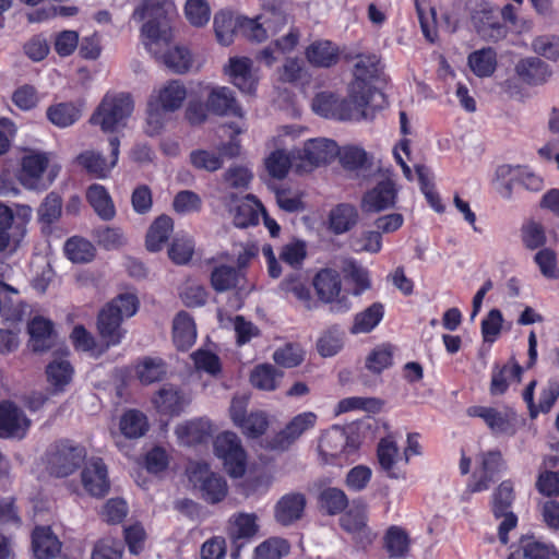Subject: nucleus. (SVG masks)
I'll use <instances>...</instances> for the list:
<instances>
[{"label":"nucleus","instance_id":"f257e3e1","mask_svg":"<svg viewBox=\"0 0 559 559\" xmlns=\"http://www.w3.org/2000/svg\"><path fill=\"white\" fill-rule=\"evenodd\" d=\"M380 59L373 55H361L354 66V80L349 84V96L360 107L382 108L385 95L373 85L379 78Z\"/></svg>","mask_w":559,"mask_h":559},{"label":"nucleus","instance_id":"f03ea898","mask_svg":"<svg viewBox=\"0 0 559 559\" xmlns=\"http://www.w3.org/2000/svg\"><path fill=\"white\" fill-rule=\"evenodd\" d=\"M134 109V102L129 93H106L90 118L92 126H97L104 133H115L127 127Z\"/></svg>","mask_w":559,"mask_h":559},{"label":"nucleus","instance_id":"7ed1b4c3","mask_svg":"<svg viewBox=\"0 0 559 559\" xmlns=\"http://www.w3.org/2000/svg\"><path fill=\"white\" fill-rule=\"evenodd\" d=\"M85 459L86 449L69 439L55 441L45 454L48 473L58 478L74 474L85 462Z\"/></svg>","mask_w":559,"mask_h":559},{"label":"nucleus","instance_id":"20e7f679","mask_svg":"<svg viewBox=\"0 0 559 559\" xmlns=\"http://www.w3.org/2000/svg\"><path fill=\"white\" fill-rule=\"evenodd\" d=\"M170 3L163 0H143L134 12L138 21L147 20L141 28L142 35L152 43L167 41L170 37L168 12Z\"/></svg>","mask_w":559,"mask_h":559},{"label":"nucleus","instance_id":"39448f33","mask_svg":"<svg viewBox=\"0 0 559 559\" xmlns=\"http://www.w3.org/2000/svg\"><path fill=\"white\" fill-rule=\"evenodd\" d=\"M187 475L200 498L210 504L222 502L228 493L226 479L213 472L206 462H193L187 468Z\"/></svg>","mask_w":559,"mask_h":559},{"label":"nucleus","instance_id":"423d86ee","mask_svg":"<svg viewBox=\"0 0 559 559\" xmlns=\"http://www.w3.org/2000/svg\"><path fill=\"white\" fill-rule=\"evenodd\" d=\"M515 500L514 485L511 479L499 484L491 495V512L495 519H502L498 526V538L502 545L509 543V533L518 525V515L512 511Z\"/></svg>","mask_w":559,"mask_h":559},{"label":"nucleus","instance_id":"0eeeda50","mask_svg":"<svg viewBox=\"0 0 559 559\" xmlns=\"http://www.w3.org/2000/svg\"><path fill=\"white\" fill-rule=\"evenodd\" d=\"M312 285L318 298L330 305L331 312L344 313L352 308V301L346 295L341 296L342 278L337 270L320 269L312 278Z\"/></svg>","mask_w":559,"mask_h":559},{"label":"nucleus","instance_id":"6e6552de","mask_svg":"<svg viewBox=\"0 0 559 559\" xmlns=\"http://www.w3.org/2000/svg\"><path fill=\"white\" fill-rule=\"evenodd\" d=\"M187 97V90L179 80L168 81L147 103V123L155 124V130L162 128L160 111L173 112L179 109Z\"/></svg>","mask_w":559,"mask_h":559},{"label":"nucleus","instance_id":"1a4fd4ad","mask_svg":"<svg viewBox=\"0 0 559 559\" xmlns=\"http://www.w3.org/2000/svg\"><path fill=\"white\" fill-rule=\"evenodd\" d=\"M312 109L321 117L336 120H352L365 115L368 107H360L348 95L347 98H340L334 93L320 92L312 99Z\"/></svg>","mask_w":559,"mask_h":559},{"label":"nucleus","instance_id":"9d476101","mask_svg":"<svg viewBox=\"0 0 559 559\" xmlns=\"http://www.w3.org/2000/svg\"><path fill=\"white\" fill-rule=\"evenodd\" d=\"M214 453L223 461L231 477H241L246 472V451L235 432L224 431L214 440Z\"/></svg>","mask_w":559,"mask_h":559},{"label":"nucleus","instance_id":"9b49d317","mask_svg":"<svg viewBox=\"0 0 559 559\" xmlns=\"http://www.w3.org/2000/svg\"><path fill=\"white\" fill-rule=\"evenodd\" d=\"M466 414L483 419L495 436L512 437L518 431L519 417L513 408L506 407L500 411L491 406L474 405L466 409Z\"/></svg>","mask_w":559,"mask_h":559},{"label":"nucleus","instance_id":"f8f14e48","mask_svg":"<svg viewBox=\"0 0 559 559\" xmlns=\"http://www.w3.org/2000/svg\"><path fill=\"white\" fill-rule=\"evenodd\" d=\"M48 165L49 157L45 152L32 151L28 154H25L21 160V169L19 173L20 182L31 190H46L57 176V171L51 169L48 180H43V175L48 168Z\"/></svg>","mask_w":559,"mask_h":559},{"label":"nucleus","instance_id":"ddd939ff","mask_svg":"<svg viewBox=\"0 0 559 559\" xmlns=\"http://www.w3.org/2000/svg\"><path fill=\"white\" fill-rule=\"evenodd\" d=\"M353 450L349 436L340 427H333L322 433L318 444L322 462L336 466H341Z\"/></svg>","mask_w":559,"mask_h":559},{"label":"nucleus","instance_id":"4468645a","mask_svg":"<svg viewBox=\"0 0 559 559\" xmlns=\"http://www.w3.org/2000/svg\"><path fill=\"white\" fill-rule=\"evenodd\" d=\"M471 22L478 36L486 41L498 43L509 33L497 10L489 3L478 4L471 13Z\"/></svg>","mask_w":559,"mask_h":559},{"label":"nucleus","instance_id":"2eb2a0df","mask_svg":"<svg viewBox=\"0 0 559 559\" xmlns=\"http://www.w3.org/2000/svg\"><path fill=\"white\" fill-rule=\"evenodd\" d=\"M110 160L107 162L102 153L92 150L80 153L75 162L91 177L96 179H106L118 163L120 153V140L118 136L109 138Z\"/></svg>","mask_w":559,"mask_h":559},{"label":"nucleus","instance_id":"dca6fc26","mask_svg":"<svg viewBox=\"0 0 559 559\" xmlns=\"http://www.w3.org/2000/svg\"><path fill=\"white\" fill-rule=\"evenodd\" d=\"M503 463V457L499 450H490L483 453L480 467L472 475L465 491L476 493L489 489L495 476L501 471Z\"/></svg>","mask_w":559,"mask_h":559},{"label":"nucleus","instance_id":"f3484780","mask_svg":"<svg viewBox=\"0 0 559 559\" xmlns=\"http://www.w3.org/2000/svg\"><path fill=\"white\" fill-rule=\"evenodd\" d=\"M81 479L83 488L92 497L103 498L110 489L108 469L102 457H92L85 463Z\"/></svg>","mask_w":559,"mask_h":559},{"label":"nucleus","instance_id":"a211bd4d","mask_svg":"<svg viewBox=\"0 0 559 559\" xmlns=\"http://www.w3.org/2000/svg\"><path fill=\"white\" fill-rule=\"evenodd\" d=\"M338 146L335 141L329 139L308 140L298 157L306 170L331 163L338 155Z\"/></svg>","mask_w":559,"mask_h":559},{"label":"nucleus","instance_id":"6ab92c4d","mask_svg":"<svg viewBox=\"0 0 559 559\" xmlns=\"http://www.w3.org/2000/svg\"><path fill=\"white\" fill-rule=\"evenodd\" d=\"M317 415L304 412L294 416L286 426L272 439L271 447L275 450H287L306 431L311 430L317 423Z\"/></svg>","mask_w":559,"mask_h":559},{"label":"nucleus","instance_id":"aec40b11","mask_svg":"<svg viewBox=\"0 0 559 559\" xmlns=\"http://www.w3.org/2000/svg\"><path fill=\"white\" fill-rule=\"evenodd\" d=\"M341 514L340 526L343 531L350 534L357 543H371L367 508L364 503L354 501L352 507Z\"/></svg>","mask_w":559,"mask_h":559},{"label":"nucleus","instance_id":"412c9836","mask_svg":"<svg viewBox=\"0 0 559 559\" xmlns=\"http://www.w3.org/2000/svg\"><path fill=\"white\" fill-rule=\"evenodd\" d=\"M224 73L229 82L241 93L253 95L257 91L258 79L252 72V60L248 57H231L224 67Z\"/></svg>","mask_w":559,"mask_h":559},{"label":"nucleus","instance_id":"4be33fe9","mask_svg":"<svg viewBox=\"0 0 559 559\" xmlns=\"http://www.w3.org/2000/svg\"><path fill=\"white\" fill-rule=\"evenodd\" d=\"M206 100L211 114L218 117L242 118L243 111L234 92L227 86H206Z\"/></svg>","mask_w":559,"mask_h":559},{"label":"nucleus","instance_id":"5701e85b","mask_svg":"<svg viewBox=\"0 0 559 559\" xmlns=\"http://www.w3.org/2000/svg\"><path fill=\"white\" fill-rule=\"evenodd\" d=\"M151 402L160 415L177 417L181 415L190 400L180 389L168 384L160 388Z\"/></svg>","mask_w":559,"mask_h":559},{"label":"nucleus","instance_id":"b1692460","mask_svg":"<svg viewBox=\"0 0 559 559\" xmlns=\"http://www.w3.org/2000/svg\"><path fill=\"white\" fill-rule=\"evenodd\" d=\"M397 199L395 182L388 178L379 181L362 197V205L369 212H381L393 207Z\"/></svg>","mask_w":559,"mask_h":559},{"label":"nucleus","instance_id":"393cba45","mask_svg":"<svg viewBox=\"0 0 559 559\" xmlns=\"http://www.w3.org/2000/svg\"><path fill=\"white\" fill-rule=\"evenodd\" d=\"M305 58L313 68L330 69L338 63L341 51L332 40L317 39L306 47Z\"/></svg>","mask_w":559,"mask_h":559},{"label":"nucleus","instance_id":"a878e982","mask_svg":"<svg viewBox=\"0 0 559 559\" xmlns=\"http://www.w3.org/2000/svg\"><path fill=\"white\" fill-rule=\"evenodd\" d=\"M122 321L121 316L108 304L99 311L97 317V330L106 347L120 344L126 333L121 328Z\"/></svg>","mask_w":559,"mask_h":559},{"label":"nucleus","instance_id":"bb28decb","mask_svg":"<svg viewBox=\"0 0 559 559\" xmlns=\"http://www.w3.org/2000/svg\"><path fill=\"white\" fill-rule=\"evenodd\" d=\"M518 76L528 85H542L548 81L552 71L548 63L538 57L521 59L515 66Z\"/></svg>","mask_w":559,"mask_h":559},{"label":"nucleus","instance_id":"cd10ccee","mask_svg":"<svg viewBox=\"0 0 559 559\" xmlns=\"http://www.w3.org/2000/svg\"><path fill=\"white\" fill-rule=\"evenodd\" d=\"M524 368L512 358L510 364L500 365L495 362L491 369V379L489 385V392L492 396H499L507 393L510 383L508 381L511 376L518 382L521 381Z\"/></svg>","mask_w":559,"mask_h":559},{"label":"nucleus","instance_id":"c85d7f7f","mask_svg":"<svg viewBox=\"0 0 559 559\" xmlns=\"http://www.w3.org/2000/svg\"><path fill=\"white\" fill-rule=\"evenodd\" d=\"M305 508V495L300 492L286 493L275 506V519L282 525H290L302 516Z\"/></svg>","mask_w":559,"mask_h":559},{"label":"nucleus","instance_id":"c756f323","mask_svg":"<svg viewBox=\"0 0 559 559\" xmlns=\"http://www.w3.org/2000/svg\"><path fill=\"white\" fill-rule=\"evenodd\" d=\"M377 457L381 469L389 478L405 477V474L396 467L397 463L403 461V456H400L399 447L392 437L380 439L377 445Z\"/></svg>","mask_w":559,"mask_h":559},{"label":"nucleus","instance_id":"7c9ffc66","mask_svg":"<svg viewBox=\"0 0 559 559\" xmlns=\"http://www.w3.org/2000/svg\"><path fill=\"white\" fill-rule=\"evenodd\" d=\"M32 549L37 559H51L61 549V543L50 526H36L32 533Z\"/></svg>","mask_w":559,"mask_h":559},{"label":"nucleus","instance_id":"2f4dec72","mask_svg":"<svg viewBox=\"0 0 559 559\" xmlns=\"http://www.w3.org/2000/svg\"><path fill=\"white\" fill-rule=\"evenodd\" d=\"M197 340L193 318L187 311H179L173 321V341L178 350H188Z\"/></svg>","mask_w":559,"mask_h":559},{"label":"nucleus","instance_id":"473e14b6","mask_svg":"<svg viewBox=\"0 0 559 559\" xmlns=\"http://www.w3.org/2000/svg\"><path fill=\"white\" fill-rule=\"evenodd\" d=\"M385 306L381 301H374L354 316L349 332L353 335L368 334L372 332L383 320Z\"/></svg>","mask_w":559,"mask_h":559},{"label":"nucleus","instance_id":"72a5a7b5","mask_svg":"<svg viewBox=\"0 0 559 559\" xmlns=\"http://www.w3.org/2000/svg\"><path fill=\"white\" fill-rule=\"evenodd\" d=\"M559 457L556 455L547 456L539 467L535 488L544 497L557 498L559 497V472L550 471L548 467H556Z\"/></svg>","mask_w":559,"mask_h":559},{"label":"nucleus","instance_id":"f704fd0d","mask_svg":"<svg viewBox=\"0 0 559 559\" xmlns=\"http://www.w3.org/2000/svg\"><path fill=\"white\" fill-rule=\"evenodd\" d=\"M86 201L103 221H111L116 216V206L108 190L99 183H92L86 189Z\"/></svg>","mask_w":559,"mask_h":559},{"label":"nucleus","instance_id":"c9c22d12","mask_svg":"<svg viewBox=\"0 0 559 559\" xmlns=\"http://www.w3.org/2000/svg\"><path fill=\"white\" fill-rule=\"evenodd\" d=\"M22 423H27L21 411L9 401L0 403V437H22L25 429Z\"/></svg>","mask_w":559,"mask_h":559},{"label":"nucleus","instance_id":"e433bc0d","mask_svg":"<svg viewBox=\"0 0 559 559\" xmlns=\"http://www.w3.org/2000/svg\"><path fill=\"white\" fill-rule=\"evenodd\" d=\"M358 219L359 213L354 205L340 203L329 213V229L334 235H342L353 229Z\"/></svg>","mask_w":559,"mask_h":559},{"label":"nucleus","instance_id":"4c0bfd02","mask_svg":"<svg viewBox=\"0 0 559 559\" xmlns=\"http://www.w3.org/2000/svg\"><path fill=\"white\" fill-rule=\"evenodd\" d=\"M263 207V204L257 197L253 194H247L234 209V225L238 228L257 226Z\"/></svg>","mask_w":559,"mask_h":559},{"label":"nucleus","instance_id":"58836bf2","mask_svg":"<svg viewBox=\"0 0 559 559\" xmlns=\"http://www.w3.org/2000/svg\"><path fill=\"white\" fill-rule=\"evenodd\" d=\"M29 343L34 352H45L51 346L53 322L41 316H35L27 324Z\"/></svg>","mask_w":559,"mask_h":559},{"label":"nucleus","instance_id":"ea45409f","mask_svg":"<svg viewBox=\"0 0 559 559\" xmlns=\"http://www.w3.org/2000/svg\"><path fill=\"white\" fill-rule=\"evenodd\" d=\"M148 429V418L140 409H127L119 419V430L127 439H139L145 436Z\"/></svg>","mask_w":559,"mask_h":559},{"label":"nucleus","instance_id":"a19ab883","mask_svg":"<svg viewBox=\"0 0 559 559\" xmlns=\"http://www.w3.org/2000/svg\"><path fill=\"white\" fill-rule=\"evenodd\" d=\"M173 230L174 221L170 216L163 214L155 218L146 234V249L151 252L160 251L168 241Z\"/></svg>","mask_w":559,"mask_h":559},{"label":"nucleus","instance_id":"79ce46f5","mask_svg":"<svg viewBox=\"0 0 559 559\" xmlns=\"http://www.w3.org/2000/svg\"><path fill=\"white\" fill-rule=\"evenodd\" d=\"M280 290L285 295H292L296 300L311 309L312 295L307 278L300 272L287 274L278 286Z\"/></svg>","mask_w":559,"mask_h":559},{"label":"nucleus","instance_id":"37998d69","mask_svg":"<svg viewBox=\"0 0 559 559\" xmlns=\"http://www.w3.org/2000/svg\"><path fill=\"white\" fill-rule=\"evenodd\" d=\"M319 510L328 515H337L343 513L348 507L346 493L336 487H326L318 495Z\"/></svg>","mask_w":559,"mask_h":559},{"label":"nucleus","instance_id":"c03bdc74","mask_svg":"<svg viewBox=\"0 0 559 559\" xmlns=\"http://www.w3.org/2000/svg\"><path fill=\"white\" fill-rule=\"evenodd\" d=\"M468 67L478 78H488L497 68V52L491 47H485L469 53Z\"/></svg>","mask_w":559,"mask_h":559},{"label":"nucleus","instance_id":"a18cd8bd","mask_svg":"<svg viewBox=\"0 0 559 559\" xmlns=\"http://www.w3.org/2000/svg\"><path fill=\"white\" fill-rule=\"evenodd\" d=\"M214 32L219 44L229 46L234 43L238 32V16L230 11H219L214 16Z\"/></svg>","mask_w":559,"mask_h":559},{"label":"nucleus","instance_id":"49530a36","mask_svg":"<svg viewBox=\"0 0 559 559\" xmlns=\"http://www.w3.org/2000/svg\"><path fill=\"white\" fill-rule=\"evenodd\" d=\"M64 254L73 263H88L95 258L96 248L90 240L73 236L64 243Z\"/></svg>","mask_w":559,"mask_h":559},{"label":"nucleus","instance_id":"de8ad7c7","mask_svg":"<svg viewBox=\"0 0 559 559\" xmlns=\"http://www.w3.org/2000/svg\"><path fill=\"white\" fill-rule=\"evenodd\" d=\"M140 382L144 385L159 382L167 374L166 362L162 358L145 357L135 367Z\"/></svg>","mask_w":559,"mask_h":559},{"label":"nucleus","instance_id":"09e8293b","mask_svg":"<svg viewBox=\"0 0 559 559\" xmlns=\"http://www.w3.org/2000/svg\"><path fill=\"white\" fill-rule=\"evenodd\" d=\"M80 117L81 109L71 102L58 103L47 109L48 120L59 128L72 126Z\"/></svg>","mask_w":559,"mask_h":559},{"label":"nucleus","instance_id":"8fccbe9b","mask_svg":"<svg viewBox=\"0 0 559 559\" xmlns=\"http://www.w3.org/2000/svg\"><path fill=\"white\" fill-rule=\"evenodd\" d=\"M74 369L70 361L64 359H55L46 367V376L48 382L53 386L55 391H63L71 382Z\"/></svg>","mask_w":559,"mask_h":559},{"label":"nucleus","instance_id":"3c124183","mask_svg":"<svg viewBox=\"0 0 559 559\" xmlns=\"http://www.w3.org/2000/svg\"><path fill=\"white\" fill-rule=\"evenodd\" d=\"M519 552L523 559H551L557 555L552 545L545 544L534 536H522L519 540Z\"/></svg>","mask_w":559,"mask_h":559},{"label":"nucleus","instance_id":"603ef678","mask_svg":"<svg viewBox=\"0 0 559 559\" xmlns=\"http://www.w3.org/2000/svg\"><path fill=\"white\" fill-rule=\"evenodd\" d=\"M418 21L425 38L435 43L438 38L437 12L427 0H414Z\"/></svg>","mask_w":559,"mask_h":559},{"label":"nucleus","instance_id":"864d4df0","mask_svg":"<svg viewBox=\"0 0 559 559\" xmlns=\"http://www.w3.org/2000/svg\"><path fill=\"white\" fill-rule=\"evenodd\" d=\"M415 171L417 174L420 191L425 195L428 204L437 213H443L445 211V206L443 205L440 194L436 190V186L430 178L428 167L425 165L418 164V165H415Z\"/></svg>","mask_w":559,"mask_h":559},{"label":"nucleus","instance_id":"5fc2aeb1","mask_svg":"<svg viewBox=\"0 0 559 559\" xmlns=\"http://www.w3.org/2000/svg\"><path fill=\"white\" fill-rule=\"evenodd\" d=\"M290 550V544L285 538L270 537L254 549L253 559H282Z\"/></svg>","mask_w":559,"mask_h":559},{"label":"nucleus","instance_id":"6e6d98bb","mask_svg":"<svg viewBox=\"0 0 559 559\" xmlns=\"http://www.w3.org/2000/svg\"><path fill=\"white\" fill-rule=\"evenodd\" d=\"M239 281V271L235 266L218 265L211 273V285L217 293L227 292L237 286Z\"/></svg>","mask_w":559,"mask_h":559},{"label":"nucleus","instance_id":"4d7b16f0","mask_svg":"<svg viewBox=\"0 0 559 559\" xmlns=\"http://www.w3.org/2000/svg\"><path fill=\"white\" fill-rule=\"evenodd\" d=\"M343 347V332L337 324L330 326L317 342L318 353L322 357H332Z\"/></svg>","mask_w":559,"mask_h":559},{"label":"nucleus","instance_id":"13d9d810","mask_svg":"<svg viewBox=\"0 0 559 559\" xmlns=\"http://www.w3.org/2000/svg\"><path fill=\"white\" fill-rule=\"evenodd\" d=\"M384 545L390 557H404L409 548L408 535L401 527L391 526L385 533Z\"/></svg>","mask_w":559,"mask_h":559},{"label":"nucleus","instance_id":"bf43d9fd","mask_svg":"<svg viewBox=\"0 0 559 559\" xmlns=\"http://www.w3.org/2000/svg\"><path fill=\"white\" fill-rule=\"evenodd\" d=\"M259 531L257 515L253 513H238L231 523L230 537L234 540L252 538Z\"/></svg>","mask_w":559,"mask_h":559},{"label":"nucleus","instance_id":"052dcab7","mask_svg":"<svg viewBox=\"0 0 559 559\" xmlns=\"http://www.w3.org/2000/svg\"><path fill=\"white\" fill-rule=\"evenodd\" d=\"M20 292L13 287V290H5V296L1 297V317L5 321L19 322L24 316V306L19 299Z\"/></svg>","mask_w":559,"mask_h":559},{"label":"nucleus","instance_id":"680f3d73","mask_svg":"<svg viewBox=\"0 0 559 559\" xmlns=\"http://www.w3.org/2000/svg\"><path fill=\"white\" fill-rule=\"evenodd\" d=\"M163 62L171 71L176 73H185L190 69L192 58L187 48L177 46L167 50L163 55Z\"/></svg>","mask_w":559,"mask_h":559},{"label":"nucleus","instance_id":"e2e57ef3","mask_svg":"<svg viewBox=\"0 0 559 559\" xmlns=\"http://www.w3.org/2000/svg\"><path fill=\"white\" fill-rule=\"evenodd\" d=\"M276 378L277 372L275 367L269 364H263L257 366L252 370L250 374V382L259 390L273 391L277 386Z\"/></svg>","mask_w":559,"mask_h":559},{"label":"nucleus","instance_id":"0e129e2a","mask_svg":"<svg viewBox=\"0 0 559 559\" xmlns=\"http://www.w3.org/2000/svg\"><path fill=\"white\" fill-rule=\"evenodd\" d=\"M237 427L245 436L254 439L261 437L266 431L269 419L264 412H251Z\"/></svg>","mask_w":559,"mask_h":559},{"label":"nucleus","instance_id":"69168bd1","mask_svg":"<svg viewBox=\"0 0 559 559\" xmlns=\"http://www.w3.org/2000/svg\"><path fill=\"white\" fill-rule=\"evenodd\" d=\"M532 49L538 56L551 61L559 60V36L539 35L532 40Z\"/></svg>","mask_w":559,"mask_h":559},{"label":"nucleus","instance_id":"338daca9","mask_svg":"<svg viewBox=\"0 0 559 559\" xmlns=\"http://www.w3.org/2000/svg\"><path fill=\"white\" fill-rule=\"evenodd\" d=\"M559 399V377H551L543 386L536 406L537 416L539 413L547 414L551 411Z\"/></svg>","mask_w":559,"mask_h":559},{"label":"nucleus","instance_id":"774afa93","mask_svg":"<svg viewBox=\"0 0 559 559\" xmlns=\"http://www.w3.org/2000/svg\"><path fill=\"white\" fill-rule=\"evenodd\" d=\"M123 545L114 538H102L93 547L91 559H121Z\"/></svg>","mask_w":559,"mask_h":559}]
</instances>
